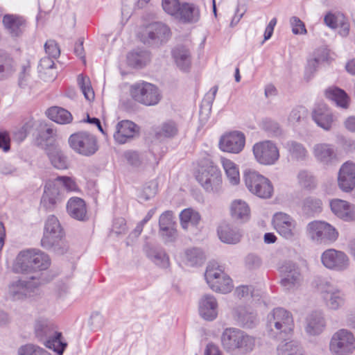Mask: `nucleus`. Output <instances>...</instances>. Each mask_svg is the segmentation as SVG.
<instances>
[{
    "label": "nucleus",
    "instance_id": "obj_7",
    "mask_svg": "<svg viewBox=\"0 0 355 355\" xmlns=\"http://www.w3.org/2000/svg\"><path fill=\"white\" fill-rule=\"evenodd\" d=\"M205 278L210 288L215 292L228 293L234 287L231 278L215 261L207 264Z\"/></svg>",
    "mask_w": 355,
    "mask_h": 355
},
{
    "label": "nucleus",
    "instance_id": "obj_35",
    "mask_svg": "<svg viewBox=\"0 0 355 355\" xmlns=\"http://www.w3.org/2000/svg\"><path fill=\"white\" fill-rule=\"evenodd\" d=\"M178 67L184 71L189 70L191 64V52L185 46H178L172 51Z\"/></svg>",
    "mask_w": 355,
    "mask_h": 355
},
{
    "label": "nucleus",
    "instance_id": "obj_50",
    "mask_svg": "<svg viewBox=\"0 0 355 355\" xmlns=\"http://www.w3.org/2000/svg\"><path fill=\"white\" fill-rule=\"evenodd\" d=\"M178 127L173 121H167L163 123L156 132L157 137L172 138L178 135Z\"/></svg>",
    "mask_w": 355,
    "mask_h": 355
},
{
    "label": "nucleus",
    "instance_id": "obj_44",
    "mask_svg": "<svg viewBox=\"0 0 355 355\" xmlns=\"http://www.w3.org/2000/svg\"><path fill=\"white\" fill-rule=\"evenodd\" d=\"M51 337L44 342V345L52 349L58 355H62L67 347V343L62 340V334L55 330Z\"/></svg>",
    "mask_w": 355,
    "mask_h": 355
},
{
    "label": "nucleus",
    "instance_id": "obj_45",
    "mask_svg": "<svg viewBox=\"0 0 355 355\" xmlns=\"http://www.w3.org/2000/svg\"><path fill=\"white\" fill-rule=\"evenodd\" d=\"M184 257L187 263L191 266L200 265L205 260L204 252L198 248L187 249L184 252Z\"/></svg>",
    "mask_w": 355,
    "mask_h": 355
},
{
    "label": "nucleus",
    "instance_id": "obj_36",
    "mask_svg": "<svg viewBox=\"0 0 355 355\" xmlns=\"http://www.w3.org/2000/svg\"><path fill=\"white\" fill-rule=\"evenodd\" d=\"M250 209L248 205L242 200H234L230 205V214L234 220L241 222L250 218Z\"/></svg>",
    "mask_w": 355,
    "mask_h": 355
},
{
    "label": "nucleus",
    "instance_id": "obj_21",
    "mask_svg": "<svg viewBox=\"0 0 355 355\" xmlns=\"http://www.w3.org/2000/svg\"><path fill=\"white\" fill-rule=\"evenodd\" d=\"M139 131V128L135 123L129 120H123L116 125L113 137L116 143L123 144L132 139Z\"/></svg>",
    "mask_w": 355,
    "mask_h": 355
},
{
    "label": "nucleus",
    "instance_id": "obj_9",
    "mask_svg": "<svg viewBox=\"0 0 355 355\" xmlns=\"http://www.w3.org/2000/svg\"><path fill=\"white\" fill-rule=\"evenodd\" d=\"M130 94L134 101L146 106L155 105L162 98L158 87L145 81L131 85Z\"/></svg>",
    "mask_w": 355,
    "mask_h": 355
},
{
    "label": "nucleus",
    "instance_id": "obj_2",
    "mask_svg": "<svg viewBox=\"0 0 355 355\" xmlns=\"http://www.w3.org/2000/svg\"><path fill=\"white\" fill-rule=\"evenodd\" d=\"M221 343L228 352L245 354L252 351L254 338L236 328H226L221 335Z\"/></svg>",
    "mask_w": 355,
    "mask_h": 355
},
{
    "label": "nucleus",
    "instance_id": "obj_18",
    "mask_svg": "<svg viewBox=\"0 0 355 355\" xmlns=\"http://www.w3.org/2000/svg\"><path fill=\"white\" fill-rule=\"evenodd\" d=\"M63 196L59 185L49 180L46 182L40 205L46 211H53L62 201Z\"/></svg>",
    "mask_w": 355,
    "mask_h": 355
},
{
    "label": "nucleus",
    "instance_id": "obj_24",
    "mask_svg": "<svg viewBox=\"0 0 355 355\" xmlns=\"http://www.w3.org/2000/svg\"><path fill=\"white\" fill-rule=\"evenodd\" d=\"M325 327L326 321L322 311H312L306 317L304 329L309 335H319L324 331Z\"/></svg>",
    "mask_w": 355,
    "mask_h": 355
},
{
    "label": "nucleus",
    "instance_id": "obj_5",
    "mask_svg": "<svg viewBox=\"0 0 355 355\" xmlns=\"http://www.w3.org/2000/svg\"><path fill=\"white\" fill-rule=\"evenodd\" d=\"M49 281L43 277V273L32 276L29 281L16 279L9 284L8 293L14 301L33 297L38 294L39 287Z\"/></svg>",
    "mask_w": 355,
    "mask_h": 355
},
{
    "label": "nucleus",
    "instance_id": "obj_19",
    "mask_svg": "<svg viewBox=\"0 0 355 355\" xmlns=\"http://www.w3.org/2000/svg\"><path fill=\"white\" fill-rule=\"evenodd\" d=\"M245 143V135L241 132L234 131L223 135L218 146L223 152L238 154L243 149Z\"/></svg>",
    "mask_w": 355,
    "mask_h": 355
},
{
    "label": "nucleus",
    "instance_id": "obj_11",
    "mask_svg": "<svg viewBox=\"0 0 355 355\" xmlns=\"http://www.w3.org/2000/svg\"><path fill=\"white\" fill-rule=\"evenodd\" d=\"M69 144L74 151L84 156L94 155L98 148L96 137L85 131L72 134Z\"/></svg>",
    "mask_w": 355,
    "mask_h": 355
},
{
    "label": "nucleus",
    "instance_id": "obj_22",
    "mask_svg": "<svg viewBox=\"0 0 355 355\" xmlns=\"http://www.w3.org/2000/svg\"><path fill=\"white\" fill-rule=\"evenodd\" d=\"M313 155L317 162L326 166L331 165L337 160L334 146L327 143L315 144L313 147Z\"/></svg>",
    "mask_w": 355,
    "mask_h": 355
},
{
    "label": "nucleus",
    "instance_id": "obj_46",
    "mask_svg": "<svg viewBox=\"0 0 355 355\" xmlns=\"http://www.w3.org/2000/svg\"><path fill=\"white\" fill-rule=\"evenodd\" d=\"M285 148L294 159L303 160L306 157L307 150L300 143L295 141H288L286 143Z\"/></svg>",
    "mask_w": 355,
    "mask_h": 355
},
{
    "label": "nucleus",
    "instance_id": "obj_56",
    "mask_svg": "<svg viewBox=\"0 0 355 355\" xmlns=\"http://www.w3.org/2000/svg\"><path fill=\"white\" fill-rule=\"evenodd\" d=\"M162 6L166 13L176 19L180 10L182 3L179 0H162Z\"/></svg>",
    "mask_w": 355,
    "mask_h": 355
},
{
    "label": "nucleus",
    "instance_id": "obj_52",
    "mask_svg": "<svg viewBox=\"0 0 355 355\" xmlns=\"http://www.w3.org/2000/svg\"><path fill=\"white\" fill-rule=\"evenodd\" d=\"M78 85L81 89L85 98L91 101L94 98V92L92 87L90 80L88 77L83 76L82 74L78 75Z\"/></svg>",
    "mask_w": 355,
    "mask_h": 355
},
{
    "label": "nucleus",
    "instance_id": "obj_39",
    "mask_svg": "<svg viewBox=\"0 0 355 355\" xmlns=\"http://www.w3.org/2000/svg\"><path fill=\"white\" fill-rule=\"evenodd\" d=\"M15 71V62L6 52L0 50V80L10 77Z\"/></svg>",
    "mask_w": 355,
    "mask_h": 355
},
{
    "label": "nucleus",
    "instance_id": "obj_32",
    "mask_svg": "<svg viewBox=\"0 0 355 355\" xmlns=\"http://www.w3.org/2000/svg\"><path fill=\"white\" fill-rule=\"evenodd\" d=\"M35 334L36 338L44 343V342L55 331V325L49 320L40 318L35 322Z\"/></svg>",
    "mask_w": 355,
    "mask_h": 355
},
{
    "label": "nucleus",
    "instance_id": "obj_62",
    "mask_svg": "<svg viewBox=\"0 0 355 355\" xmlns=\"http://www.w3.org/2000/svg\"><path fill=\"white\" fill-rule=\"evenodd\" d=\"M44 49L46 53L49 56L53 58H57L60 56V50L55 40H49L46 41L44 44Z\"/></svg>",
    "mask_w": 355,
    "mask_h": 355
},
{
    "label": "nucleus",
    "instance_id": "obj_40",
    "mask_svg": "<svg viewBox=\"0 0 355 355\" xmlns=\"http://www.w3.org/2000/svg\"><path fill=\"white\" fill-rule=\"evenodd\" d=\"M48 117L60 124H68L72 121L71 114L67 110L60 107H51L46 111Z\"/></svg>",
    "mask_w": 355,
    "mask_h": 355
},
{
    "label": "nucleus",
    "instance_id": "obj_28",
    "mask_svg": "<svg viewBox=\"0 0 355 355\" xmlns=\"http://www.w3.org/2000/svg\"><path fill=\"white\" fill-rule=\"evenodd\" d=\"M326 25L331 28H340L339 33L347 36L349 31V24L345 16L340 12L327 14L324 19Z\"/></svg>",
    "mask_w": 355,
    "mask_h": 355
},
{
    "label": "nucleus",
    "instance_id": "obj_42",
    "mask_svg": "<svg viewBox=\"0 0 355 355\" xmlns=\"http://www.w3.org/2000/svg\"><path fill=\"white\" fill-rule=\"evenodd\" d=\"M150 59V53L146 50H135L129 53L127 60L129 65L134 67L145 66Z\"/></svg>",
    "mask_w": 355,
    "mask_h": 355
},
{
    "label": "nucleus",
    "instance_id": "obj_17",
    "mask_svg": "<svg viewBox=\"0 0 355 355\" xmlns=\"http://www.w3.org/2000/svg\"><path fill=\"white\" fill-rule=\"evenodd\" d=\"M321 261L327 268L336 271L345 270L349 264L347 256L343 252L334 249L325 250L322 254Z\"/></svg>",
    "mask_w": 355,
    "mask_h": 355
},
{
    "label": "nucleus",
    "instance_id": "obj_4",
    "mask_svg": "<svg viewBox=\"0 0 355 355\" xmlns=\"http://www.w3.org/2000/svg\"><path fill=\"white\" fill-rule=\"evenodd\" d=\"M196 180L207 192L218 193L221 190V172L209 157L200 161Z\"/></svg>",
    "mask_w": 355,
    "mask_h": 355
},
{
    "label": "nucleus",
    "instance_id": "obj_31",
    "mask_svg": "<svg viewBox=\"0 0 355 355\" xmlns=\"http://www.w3.org/2000/svg\"><path fill=\"white\" fill-rule=\"evenodd\" d=\"M218 234L220 241L228 244H236L241 238L240 230L227 223H222L218 227Z\"/></svg>",
    "mask_w": 355,
    "mask_h": 355
},
{
    "label": "nucleus",
    "instance_id": "obj_38",
    "mask_svg": "<svg viewBox=\"0 0 355 355\" xmlns=\"http://www.w3.org/2000/svg\"><path fill=\"white\" fill-rule=\"evenodd\" d=\"M145 252L148 258H149L157 266L162 268H166L168 266V257L162 248L147 245L145 247Z\"/></svg>",
    "mask_w": 355,
    "mask_h": 355
},
{
    "label": "nucleus",
    "instance_id": "obj_29",
    "mask_svg": "<svg viewBox=\"0 0 355 355\" xmlns=\"http://www.w3.org/2000/svg\"><path fill=\"white\" fill-rule=\"evenodd\" d=\"M67 210L69 216L76 220L84 221L88 218L86 204L80 198H71L67 202Z\"/></svg>",
    "mask_w": 355,
    "mask_h": 355
},
{
    "label": "nucleus",
    "instance_id": "obj_3",
    "mask_svg": "<svg viewBox=\"0 0 355 355\" xmlns=\"http://www.w3.org/2000/svg\"><path fill=\"white\" fill-rule=\"evenodd\" d=\"M63 236L64 232L58 219L55 216H49L45 223L41 245L46 250L62 254L67 250Z\"/></svg>",
    "mask_w": 355,
    "mask_h": 355
},
{
    "label": "nucleus",
    "instance_id": "obj_1",
    "mask_svg": "<svg viewBox=\"0 0 355 355\" xmlns=\"http://www.w3.org/2000/svg\"><path fill=\"white\" fill-rule=\"evenodd\" d=\"M51 265L49 256L37 249L21 251L13 264L16 273L28 274L46 270Z\"/></svg>",
    "mask_w": 355,
    "mask_h": 355
},
{
    "label": "nucleus",
    "instance_id": "obj_33",
    "mask_svg": "<svg viewBox=\"0 0 355 355\" xmlns=\"http://www.w3.org/2000/svg\"><path fill=\"white\" fill-rule=\"evenodd\" d=\"M45 150L53 167L60 170L68 168L67 157L63 153L60 147L55 145H49Z\"/></svg>",
    "mask_w": 355,
    "mask_h": 355
},
{
    "label": "nucleus",
    "instance_id": "obj_10",
    "mask_svg": "<svg viewBox=\"0 0 355 355\" xmlns=\"http://www.w3.org/2000/svg\"><path fill=\"white\" fill-rule=\"evenodd\" d=\"M329 349L333 355H351L355 350V337L345 329L335 332L329 343Z\"/></svg>",
    "mask_w": 355,
    "mask_h": 355
},
{
    "label": "nucleus",
    "instance_id": "obj_59",
    "mask_svg": "<svg viewBox=\"0 0 355 355\" xmlns=\"http://www.w3.org/2000/svg\"><path fill=\"white\" fill-rule=\"evenodd\" d=\"M174 226L175 222L173 221V212L171 211H166L161 214L159 219V231Z\"/></svg>",
    "mask_w": 355,
    "mask_h": 355
},
{
    "label": "nucleus",
    "instance_id": "obj_64",
    "mask_svg": "<svg viewBox=\"0 0 355 355\" xmlns=\"http://www.w3.org/2000/svg\"><path fill=\"white\" fill-rule=\"evenodd\" d=\"M124 156L128 162L133 166H139L141 163V157L137 152L127 151L125 153Z\"/></svg>",
    "mask_w": 355,
    "mask_h": 355
},
{
    "label": "nucleus",
    "instance_id": "obj_37",
    "mask_svg": "<svg viewBox=\"0 0 355 355\" xmlns=\"http://www.w3.org/2000/svg\"><path fill=\"white\" fill-rule=\"evenodd\" d=\"M24 22L22 18L15 15L7 14L3 17V24L12 37H18L21 34Z\"/></svg>",
    "mask_w": 355,
    "mask_h": 355
},
{
    "label": "nucleus",
    "instance_id": "obj_53",
    "mask_svg": "<svg viewBox=\"0 0 355 355\" xmlns=\"http://www.w3.org/2000/svg\"><path fill=\"white\" fill-rule=\"evenodd\" d=\"M308 115V110L302 106L295 107L290 112L288 120L292 125L299 124L304 121Z\"/></svg>",
    "mask_w": 355,
    "mask_h": 355
},
{
    "label": "nucleus",
    "instance_id": "obj_27",
    "mask_svg": "<svg viewBox=\"0 0 355 355\" xmlns=\"http://www.w3.org/2000/svg\"><path fill=\"white\" fill-rule=\"evenodd\" d=\"M234 318L244 328H252L257 322V315L250 308L239 306L233 312Z\"/></svg>",
    "mask_w": 355,
    "mask_h": 355
},
{
    "label": "nucleus",
    "instance_id": "obj_20",
    "mask_svg": "<svg viewBox=\"0 0 355 355\" xmlns=\"http://www.w3.org/2000/svg\"><path fill=\"white\" fill-rule=\"evenodd\" d=\"M338 184L345 192H350L355 188V164L352 162L344 163L338 173Z\"/></svg>",
    "mask_w": 355,
    "mask_h": 355
},
{
    "label": "nucleus",
    "instance_id": "obj_58",
    "mask_svg": "<svg viewBox=\"0 0 355 355\" xmlns=\"http://www.w3.org/2000/svg\"><path fill=\"white\" fill-rule=\"evenodd\" d=\"M262 128L272 136H278L282 133L279 123L271 119H266L262 122Z\"/></svg>",
    "mask_w": 355,
    "mask_h": 355
},
{
    "label": "nucleus",
    "instance_id": "obj_55",
    "mask_svg": "<svg viewBox=\"0 0 355 355\" xmlns=\"http://www.w3.org/2000/svg\"><path fill=\"white\" fill-rule=\"evenodd\" d=\"M18 355H51L43 348L32 344L21 346L18 349Z\"/></svg>",
    "mask_w": 355,
    "mask_h": 355
},
{
    "label": "nucleus",
    "instance_id": "obj_8",
    "mask_svg": "<svg viewBox=\"0 0 355 355\" xmlns=\"http://www.w3.org/2000/svg\"><path fill=\"white\" fill-rule=\"evenodd\" d=\"M245 184L249 191L259 198L268 199L273 194L270 180L254 171H245L243 174Z\"/></svg>",
    "mask_w": 355,
    "mask_h": 355
},
{
    "label": "nucleus",
    "instance_id": "obj_51",
    "mask_svg": "<svg viewBox=\"0 0 355 355\" xmlns=\"http://www.w3.org/2000/svg\"><path fill=\"white\" fill-rule=\"evenodd\" d=\"M322 209V202L320 200L313 198L308 197L303 201L302 210L306 215H313L315 213L320 212Z\"/></svg>",
    "mask_w": 355,
    "mask_h": 355
},
{
    "label": "nucleus",
    "instance_id": "obj_6",
    "mask_svg": "<svg viewBox=\"0 0 355 355\" xmlns=\"http://www.w3.org/2000/svg\"><path fill=\"white\" fill-rule=\"evenodd\" d=\"M267 326L273 336L284 337L294 328L292 314L283 308L273 309L267 317Z\"/></svg>",
    "mask_w": 355,
    "mask_h": 355
},
{
    "label": "nucleus",
    "instance_id": "obj_43",
    "mask_svg": "<svg viewBox=\"0 0 355 355\" xmlns=\"http://www.w3.org/2000/svg\"><path fill=\"white\" fill-rule=\"evenodd\" d=\"M325 96L340 107L347 108L349 105V97L347 93L338 87L328 88L325 91Z\"/></svg>",
    "mask_w": 355,
    "mask_h": 355
},
{
    "label": "nucleus",
    "instance_id": "obj_54",
    "mask_svg": "<svg viewBox=\"0 0 355 355\" xmlns=\"http://www.w3.org/2000/svg\"><path fill=\"white\" fill-rule=\"evenodd\" d=\"M299 184L304 188L311 189L315 187L316 182L315 178L307 171H301L297 175Z\"/></svg>",
    "mask_w": 355,
    "mask_h": 355
},
{
    "label": "nucleus",
    "instance_id": "obj_63",
    "mask_svg": "<svg viewBox=\"0 0 355 355\" xmlns=\"http://www.w3.org/2000/svg\"><path fill=\"white\" fill-rule=\"evenodd\" d=\"M157 185L155 182H149L148 184L144 187L140 198L144 200H148L156 193Z\"/></svg>",
    "mask_w": 355,
    "mask_h": 355
},
{
    "label": "nucleus",
    "instance_id": "obj_47",
    "mask_svg": "<svg viewBox=\"0 0 355 355\" xmlns=\"http://www.w3.org/2000/svg\"><path fill=\"white\" fill-rule=\"evenodd\" d=\"M180 223L184 229H187L189 224L196 226L200 220V214L192 209H185L180 214Z\"/></svg>",
    "mask_w": 355,
    "mask_h": 355
},
{
    "label": "nucleus",
    "instance_id": "obj_60",
    "mask_svg": "<svg viewBox=\"0 0 355 355\" xmlns=\"http://www.w3.org/2000/svg\"><path fill=\"white\" fill-rule=\"evenodd\" d=\"M104 323V318L100 312L94 311L91 314L89 324L92 330L96 331L101 329Z\"/></svg>",
    "mask_w": 355,
    "mask_h": 355
},
{
    "label": "nucleus",
    "instance_id": "obj_12",
    "mask_svg": "<svg viewBox=\"0 0 355 355\" xmlns=\"http://www.w3.org/2000/svg\"><path fill=\"white\" fill-rule=\"evenodd\" d=\"M306 232L311 239L318 243H328L335 241L338 236L336 230L330 224L320 220L309 223Z\"/></svg>",
    "mask_w": 355,
    "mask_h": 355
},
{
    "label": "nucleus",
    "instance_id": "obj_14",
    "mask_svg": "<svg viewBox=\"0 0 355 355\" xmlns=\"http://www.w3.org/2000/svg\"><path fill=\"white\" fill-rule=\"evenodd\" d=\"M272 224L276 231L284 239L294 241L298 239L300 231L296 221L288 214L279 212L273 216Z\"/></svg>",
    "mask_w": 355,
    "mask_h": 355
},
{
    "label": "nucleus",
    "instance_id": "obj_49",
    "mask_svg": "<svg viewBox=\"0 0 355 355\" xmlns=\"http://www.w3.org/2000/svg\"><path fill=\"white\" fill-rule=\"evenodd\" d=\"M31 80V67L30 63L26 62L19 67L17 79L18 85L20 88H26L30 85Z\"/></svg>",
    "mask_w": 355,
    "mask_h": 355
},
{
    "label": "nucleus",
    "instance_id": "obj_25",
    "mask_svg": "<svg viewBox=\"0 0 355 355\" xmlns=\"http://www.w3.org/2000/svg\"><path fill=\"white\" fill-rule=\"evenodd\" d=\"M198 309L200 315L205 320L212 321L218 315V303L211 295H204L199 300Z\"/></svg>",
    "mask_w": 355,
    "mask_h": 355
},
{
    "label": "nucleus",
    "instance_id": "obj_16",
    "mask_svg": "<svg viewBox=\"0 0 355 355\" xmlns=\"http://www.w3.org/2000/svg\"><path fill=\"white\" fill-rule=\"evenodd\" d=\"M282 286L288 291L297 289L302 284L303 277L299 267L293 262H286L279 268Z\"/></svg>",
    "mask_w": 355,
    "mask_h": 355
},
{
    "label": "nucleus",
    "instance_id": "obj_61",
    "mask_svg": "<svg viewBox=\"0 0 355 355\" xmlns=\"http://www.w3.org/2000/svg\"><path fill=\"white\" fill-rule=\"evenodd\" d=\"M290 24L292 26V32L295 35H303L306 33V29L304 22L297 17H292L290 19Z\"/></svg>",
    "mask_w": 355,
    "mask_h": 355
},
{
    "label": "nucleus",
    "instance_id": "obj_15",
    "mask_svg": "<svg viewBox=\"0 0 355 355\" xmlns=\"http://www.w3.org/2000/svg\"><path fill=\"white\" fill-rule=\"evenodd\" d=\"M252 150L256 160L262 165H273L279 159V148L269 140L256 143Z\"/></svg>",
    "mask_w": 355,
    "mask_h": 355
},
{
    "label": "nucleus",
    "instance_id": "obj_23",
    "mask_svg": "<svg viewBox=\"0 0 355 355\" xmlns=\"http://www.w3.org/2000/svg\"><path fill=\"white\" fill-rule=\"evenodd\" d=\"M323 297L327 307L332 310L340 309L345 302V293L329 283L326 284V288L323 291Z\"/></svg>",
    "mask_w": 355,
    "mask_h": 355
},
{
    "label": "nucleus",
    "instance_id": "obj_13",
    "mask_svg": "<svg viewBox=\"0 0 355 355\" xmlns=\"http://www.w3.org/2000/svg\"><path fill=\"white\" fill-rule=\"evenodd\" d=\"M171 36L170 28L159 21L148 24L141 35L143 43L150 45H158L166 42Z\"/></svg>",
    "mask_w": 355,
    "mask_h": 355
},
{
    "label": "nucleus",
    "instance_id": "obj_57",
    "mask_svg": "<svg viewBox=\"0 0 355 355\" xmlns=\"http://www.w3.org/2000/svg\"><path fill=\"white\" fill-rule=\"evenodd\" d=\"M57 185L62 184L67 191H77L78 187L76 182L70 177L67 176H58L54 180Z\"/></svg>",
    "mask_w": 355,
    "mask_h": 355
},
{
    "label": "nucleus",
    "instance_id": "obj_30",
    "mask_svg": "<svg viewBox=\"0 0 355 355\" xmlns=\"http://www.w3.org/2000/svg\"><path fill=\"white\" fill-rule=\"evenodd\" d=\"M330 207L331 211L340 218L350 220L354 217V206L345 200L333 199L330 202Z\"/></svg>",
    "mask_w": 355,
    "mask_h": 355
},
{
    "label": "nucleus",
    "instance_id": "obj_26",
    "mask_svg": "<svg viewBox=\"0 0 355 355\" xmlns=\"http://www.w3.org/2000/svg\"><path fill=\"white\" fill-rule=\"evenodd\" d=\"M312 118L319 127L324 130H331L334 118L331 112L325 105H318L313 111Z\"/></svg>",
    "mask_w": 355,
    "mask_h": 355
},
{
    "label": "nucleus",
    "instance_id": "obj_48",
    "mask_svg": "<svg viewBox=\"0 0 355 355\" xmlns=\"http://www.w3.org/2000/svg\"><path fill=\"white\" fill-rule=\"evenodd\" d=\"M279 355H303L302 347L296 341L282 342L277 348Z\"/></svg>",
    "mask_w": 355,
    "mask_h": 355
},
{
    "label": "nucleus",
    "instance_id": "obj_41",
    "mask_svg": "<svg viewBox=\"0 0 355 355\" xmlns=\"http://www.w3.org/2000/svg\"><path fill=\"white\" fill-rule=\"evenodd\" d=\"M220 163L225 172L229 182L232 185H237L240 182V175L237 165L232 160L220 157Z\"/></svg>",
    "mask_w": 355,
    "mask_h": 355
},
{
    "label": "nucleus",
    "instance_id": "obj_34",
    "mask_svg": "<svg viewBox=\"0 0 355 355\" xmlns=\"http://www.w3.org/2000/svg\"><path fill=\"white\" fill-rule=\"evenodd\" d=\"M180 10L176 17L180 21L186 23H196L200 19V10L194 3L183 2Z\"/></svg>",
    "mask_w": 355,
    "mask_h": 355
}]
</instances>
